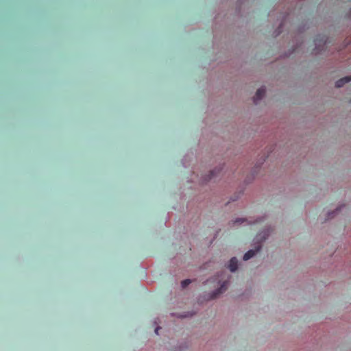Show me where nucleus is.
Returning a JSON list of instances; mask_svg holds the SVG:
<instances>
[{
	"label": "nucleus",
	"mask_w": 351,
	"mask_h": 351,
	"mask_svg": "<svg viewBox=\"0 0 351 351\" xmlns=\"http://www.w3.org/2000/svg\"><path fill=\"white\" fill-rule=\"evenodd\" d=\"M225 277V273L222 272L219 276H218L215 280H217L218 284L220 285V287L216 290L212 294L210 298L215 299L217 298L221 293H223L227 289V285L228 282V280H223Z\"/></svg>",
	"instance_id": "nucleus-1"
},
{
	"label": "nucleus",
	"mask_w": 351,
	"mask_h": 351,
	"mask_svg": "<svg viewBox=\"0 0 351 351\" xmlns=\"http://www.w3.org/2000/svg\"><path fill=\"white\" fill-rule=\"evenodd\" d=\"M265 88L261 87L258 88L256 93L255 96L254 97V102L256 104L259 100H261L265 94Z\"/></svg>",
	"instance_id": "nucleus-2"
},
{
	"label": "nucleus",
	"mask_w": 351,
	"mask_h": 351,
	"mask_svg": "<svg viewBox=\"0 0 351 351\" xmlns=\"http://www.w3.org/2000/svg\"><path fill=\"white\" fill-rule=\"evenodd\" d=\"M261 248V245H258L257 247H256L255 250H250L247 251L243 256V260L247 261L252 257H253Z\"/></svg>",
	"instance_id": "nucleus-3"
},
{
	"label": "nucleus",
	"mask_w": 351,
	"mask_h": 351,
	"mask_svg": "<svg viewBox=\"0 0 351 351\" xmlns=\"http://www.w3.org/2000/svg\"><path fill=\"white\" fill-rule=\"evenodd\" d=\"M351 81V76L344 77L336 82L335 86L337 88L342 87L344 84Z\"/></svg>",
	"instance_id": "nucleus-4"
},
{
	"label": "nucleus",
	"mask_w": 351,
	"mask_h": 351,
	"mask_svg": "<svg viewBox=\"0 0 351 351\" xmlns=\"http://www.w3.org/2000/svg\"><path fill=\"white\" fill-rule=\"evenodd\" d=\"M237 263L238 261L237 258L233 257L230 259L228 265V268L232 272H234L237 269Z\"/></svg>",
	"instance_id": "nucleus-5"
},
{
	"label": "nucleus",
	"mask_w": 351,
	"mask_h": 351,
	"mask_svg": "<svg viewBox=\"0 0 351 351\" xmlns=\"http://www.w3.org/2000/svg\"><path fill=\"white\" fill-rule=\"evenodd\" d=\"M191 281L189 279H186V280L182 281V283H181L182 287V288L186 287L191 283Z\"/></svg>",
	"instance_id": "nucleus-6"
},
{
	"label": "nucleus",
	"mask_w": 351,
	"mask_h": 351,
	"mask_svg": "<svg viewBox=\"0 0 351 351\" xmlns=\"http://www.w3.org/2000/svg\"><path fill=\"white\" fill-rule=\"evenodd\" d=\"M217 173L216 170L212 171L208 176V178L206 179L207 180H210Z\"/></svg>",
	"instance_id": "nucleus-7"
},
{
	"label": "nucleus",
	"mask_w": 351,
	"mask_h": 351,
	"mask_svg": "<svg viewBox=\"0 0 351 351\" xmlns=\"http://www.w3.org/2000/svg\"><path fill=\"white\" fill-rule=\"evenodd\" d=\"M244 221H245V219H237L234 221V223H243Z\"/></svg>",
	"instance_id": "nucleus-8"
},
{
	"label": "nucleus",
	"mask_w": 351,
	"mask_h": 351,
	"mask_svg": "<svg viewBox=\"0 0 351 351\" xmlns=\"http://www.w3.org/2000/svg\"><path fill=\"white\" fill-rule=\"evenodd\" d=\"M160 329V327H157L156 329H155V332L156 334H158V330Z\"/></svg>",
	"instance_id": "nucleus-9"
},
{
	"label": "nucleus",
	"mask_w": 351,
	"mask_h": 351,
	"mask_svg": "<svg viewBox=\"0 0 351 351\" xmlns=\"http://www.w3.org/2000/svg\"><path fill=\"white\" fill-rule=\"evenodd\" d=\"M265 235H267H267H268V234H265V233H264V235H263V240H265V239H266V236H265Z\"/></svg>",
	"instance_id": "nucleus-10"
},
{
	"label": "nucleus",
	"mask_w": 351,
	"mask_h": 351,
	"mask_svg": "<svg viewBox=\"0 0 351 351\" xmlns=\"http://www.w3.org/2000/svg\"><path fill=\"white\" fill-rule=\"evenodd\" d=\"M322 40H323V41H324V45H326V40H324L322 39Z\"/></svg>",
	"instance_id": "nucleus-11"
},
{
	"label": "nucleus",
	"mask_w": 351,
	"mask_h": 351,
	"mask_svg": "<svg viewBox=\"0 0 351 351\" xmlns=\"http://www.w3.org/2000/svg\"><path fill=\"white\" fill-rule=\"evenodd\" d=\"M329 215H330V213H329ZM332 217L328 216V219H330V218H332Z\"/></svg>",
	"instance_id": "nucleus-12"
}]
</instances>
